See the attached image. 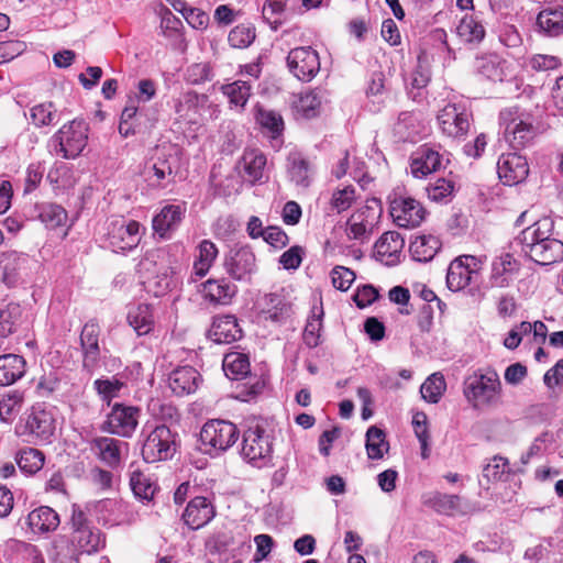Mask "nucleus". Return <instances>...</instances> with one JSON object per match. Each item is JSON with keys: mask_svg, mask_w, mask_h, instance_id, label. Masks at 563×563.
Listing matches in <instances>:
<instances>
[{"mask_svg": "<svg viewBox=\"0 0 563 563\" xmlns=\"http://www.w3.org/2000/svg\"><path fill=\"white\" fill-rule=\"evenodd\" d=\"M242 457L254 466L267 465L273 456V437L262 418H250L244 423Z\"/></svg>", "mask_w": 563, "mask_h": 563, "instance_id": "1", "label": "nucleus"}, {"mask_svg": "<svg viewBox=\"0 0 563 563\" xmlns=\"http://www.w3.org/2000/svg\"><path fill=\"white\" fill-rule=\"evenodd\" d=\"M499 124L504 130L506 142L515 151H520L531 144L537 134L532 114L519 107L501 110Z\"/></svg>", "mask_w": 563, "mask_h": 563, "instance_id": "2", "label": "nucleus"}, {"mask_svg": "<svg viewBox=\"0 0 563 563\" xmlns=\"http://www.w3.org/2000/svg\"><path fill=\"white\" fill-rule=\"evenodd\" d=\"M463 394L472 407L495 406L501 395V383L494 369H477L465 377Z\"/></svg>", "mask_w": 563, "mask_h": 563, "instance_id": "3", "label": "nucleus"}, {"mask_svg": "<svg viewBox=\"0 0 563 563\" xmlns=\"http://www.w3.org/2000/svg\"><path fill=\"white\" fill-rule=\"evenodd\" d=\"M144 437L141 454L146 463H156L173 459L177 451V433L164 424L146 423L142 430Z\"/></svg>", "mask_w": 563, "mask_h": 563, "instance_id": "4", "label": "nucleus"}, {"mask_svg": "<svg viewBox=\"0 0 563 563\" xmlns=\"http://www.w3.org/2000/svg\"><path fill=\"white\" fill-rule=\"evenodd\" d=\"M88 124L84 120L74 119L64 124L51 139L56 155L73 159L79 156L87 145Z\"/></svg>", "mask_w": 563, "mask_h": 563, "instance_id": "5", "label": "nucleus"}, {"mask_svg": "<svg viewBox=\"0 0 563 563\" xmlns=\"http://www.w3.org/2000/svg\"><path fill=\"white\" fill-rule=\"evenodd\" d=\"M472 112L467 101L453 98L449 100L437 115L440 130L449 137H464L471 126Z\"/></svg>", "mask_w": 563, "mask_h": 563, "instance_id": "6", "label": "nucleus"}, {"mask_svg": "<svg viewBox=\"0 0 563 563\" xmlns=\"http://www.w3.org/2000/svg\"><path fill=\"white\" fill-rule=\"evenodd\" d=\"M240 430L228 420L213 419L206 422L200 431V441L208 453L224 452L239 439Z\"/></svg>", "mask_w": 563, "mask_h": 563, "instance_id": "7", "label": "nucleus"}, {"mask_svg": "<svg viewBox=\"0 0 563 563\" xmlns=\"http://www.w3.org/2000/svg\"><path fill=\"white\" fill-rule=\"evenodd\" d=\"M484 261L474 255H460L448 268L446 285L452 291H460L472 284H477Z\"/></svg>", "mask_w": 563, "mask_h": 563, "instance_id": "8", "label": "nucleus"}, {"mask_svg": "<svg viewBox=\"0 0 563 563\" xmlns=\"http://www.w3.org/2000/svg\"><path fill=\"white\" fill-rule=\"evenodd\" d=\"M142 225L135 220L118 218L108 223L106 240L115 253H124L135 249L142 238Z\"/></svg>", "mask_w": 563, "mask_h": 563, "instance_id": "9", "label": "nucleus"}, {"mask_svg": "<svg viewBox=\"0 0 563 563\" xmlns=\"http://www.w3.org/2000/svg\"><path fill=\"white\" fill-rule=\"evenodd\" d=\"M141 417V409L136 406L115 402L111 406L102 430L122 438H131Z\"/></svg>", "mask_w": 563, "mask_h": 563, "instance_id": "10", "label": "nucleus"}, {"mask_svg": "<svg viewBox=\"0 0 563 563\" xmlns=\"http://www.w3.org/2000/svg\"><path fill=\"white\" fill-rule=\"evenodd\" d=\"M389 213L397 227L413 229L422 223L427 212L418 200L408 196L395 195L389 200Z\"/></svg>", "mask_w": 563, "mask_h": 563, "instance_id": "11", "label": "nucleus"}, {"mask_svg": "<svg viewBox=\"0 0 563 563\" xmlns=\"http://www.w3.org/2000/svg\"><path fill=\"white\" fill-rule=\"evenodd\" d=\"M289 71L301 81L312 80L320 70V58L310 46L292 48L287 56Z\"/></svg>", "mask_w": 563, "mask_h": 563, "instance_id": "12", "label": "nucleus"}, {"mask_svg": "<svg viewBox=\"0 0 563 563\" xmlns=\"http://www.w3.org/2000/svg\"><path fill=\"white\" fill-rule=\"evenodd\" d=\"M223 266L233 279L247 282L256 272L255 255L249 246L233 247L225 255Z\"/></svg>", "mask_w": 563, "mask_h": 563, "instance_id": "13", "label": "nucleus"}, {"mask_svg": "<svg viewBox=\"0 0 563 563\" xmlns=\"http://www.w3.org/2000/svg\"><path fill=\"white\" fill-rule=\"evenodd\" d=\"M257 317L261 321L284 323L291 314V305L283 295L265 294L255 303Z\"/></svg>", "mask_w": 563, "mask_h": 563, "instance_id": "14", "label": "nucleus"}, {"mask_svg": "<svg viewBox=\"0 0 563 563\" xmlns=\"http://www.w3.org/2000/svg\"><path fill=\"white\" fill-rule=\"evenodd\" d=\"M99 334V325L93 321L87 322L80 333L82 369L90 375L98 368L100 363Z\"/></svg>", "mask_w": 563, "mask_h": 563, "instance_id": "15", "label": "nucleus"}, {"mask_svg": "<svg viewBox=\"0 0 563 563\" xmlns=\"http://www.w3.org/2000/svg\"><path fill=\"white\" fill-rule=\"evenodd\" d=\"M497 174L505 185H517L523 181L529 174L528 162L517 152L504 153L497 162Z\"/></svg>", "mask_w": 563, "mask_h": 563, "instance_id": "16", "label": "nucleus"}, {"mask_svg": "<svg viewBox=\"0 0 563 563\" xmlns=\"http://www.w3.org/2000/svg\"><path fill=\"white\" fill-rule=\"evenodd\" d=\"M554 232L553 218L543 217L523 229L516 238V242L521 246V252L525 255H529L532 247L540 246L541 243L550 239Z\"/></svg>", "mask_w": 563, "mask_h": 563, "instance_id": "17", "label": "nucleus"}, {"mask_svg": "<svg viewBox=\"0 0 563 563\" xmlns=\"http://www.w3.org/2000/svg\"><path fill=\"white\" fill-rule=\"evenodd\" d=\"M90 449L102 463L117 470L123 453L129 450V443L110 437H98L91 441Z\"/></svg>", "mask_w": 563, "mask_h": 563, "instance_id": "18", "label": "nucleus"}, {"mask_svg": "<svg viewBox=\"0 0 563 563\" xmlns=\"http://www.w3.org/2000/svg\"><path fill=\"white\" fill-rule=\"evenodd\" d=\"M378 217L379 213L369 206L358 209L346 222L347 236L361 242L368 240L377 223Z\"/></svg>", "mask_w": 563, "mask_h": 563, "instance_id": "19", "label": "nucleus"}, {"mask_svg": "<svg viewBox=\"0 0 563 563\" xmlns=\"http://www.w3.org/2000/svg\"><path fill=\"white\" fill-rule=\"evenodd\" d=\"M186 213L185 205H166L154 216L152 228L154 234L162 240H167L177 230Z\"/></svg>", "mask_w": 563, "mask_h": 563, "instance_id": "20", "label": "nucleus"}, {"mask_svg": "<svg viewBox=\"0 0 563 563\" xmlns=\"http://www.w3.org/2000/svg\"><path fill=\"white\" fill-rule=\"evenodd\" d=\"M216 516V508L205 496L192 498L183 512V520L191 530H198L208 525Z\"/></svg>", "mask_w": 563, "mask_h": 563, "instance_id": "21", "label": "nucleus"}, {"mask_svg": "<svg viewBox=\"0 0 563 563\" xmlns=\"http://www.w3.org/2000/svg\"><path fill=\"white\" fill-rule=\"evenodd\" d=\"M313 162L300 152H290L287 156V175L297 187L308 188L314 177Z\"/></svg>", "mask_w": 563, "mask_h": 563, "instance_id": "22", "label": "nucleus"}, {"mask_svg": "<svg viewBox=\"0 0 563 563\" xmlns=\"http://www.w3.org/2000/svg\"><path fill=\"white\" fill-rule=\"evenodd\" d=\"M443 157L434 147L421 145L411 156L410 170L413 177L423 178L442 167Z\"/></svg>", "mask_w": 563, "mask_h": 563, "instance_id": "23", "label": "nucleus"}, {"mask_svg": "<svg viewBox=\"0 0 563 563\" xmlns=\"http://www.w3.org/2000/svg\"><path fill=\"white\" fill-rule=\"evenodd\" d=\"M266 156L258 148H246L241 157V175L252 185L263 183L265 178Z\"/></svg>", "mask_w": 563, "mask_h": 563, "instance_id": "24", "label": "nucleus"}, {"mask_svg": "<svg viewBox=\"0 0 563 563\" xmlns=\"http://www.w3.org/2000/svg\"><path fill=\"white\" fill-rule=\"evenodd\" d=\"M243 335L238 319L232 314L218 316L209 330L210 339L218 344H230Z\"/></svg>", "mask_w": 563, "mask_h": 563, "instance_id": "25", "label": "nucleus"}, {"mask_svg": "<svg viewBox=\"0 0 563 563\" xmlns=\"http://www.w3.org/2000/svg\"><path fill=\"white\" fill-rule=\"evenodd\" d=\"M25 429L38 441L49 442L56 429L53 413L45 409H34L27 417Z\"/></svg>", "mask_w": 563, "mask_h": 563, "instance_id": "26", "label": "nucleus"}, {"mask_svg": "<svg viewBox=\"0 0 563 563\" xmlns=\"http://www.w3.org/2000/svg\"><path fill=\"white\" fill-rule=\"evenodd\" d=\"M404 245L405 241L398 232L388 231L378 239L374 249L379 261L394 265L398 262Z\"/></svg>", "mask_w": 563, "mask_h": 563, "instance_id": "27", "label": "nucleus"}, {"mask_svg": "<svg viewBox=\"0 0 563 563\" xmlns=\"http://www.w3.org/2000/svg\"><path fill=\"white\" fill-rule=\"evenodd\" d=\"M200 382V374L191 366H183L173 371L168 383L172 391L184 396L196 391Z\"/></svg>", "mask_w": 563, "mask_h": 563, "instance_id": "28", "label": "nucleus"}, {"mask_svg": "<svg viewBox=\"0 0 563 563\" xmlns=\"http://www.w3.org/2000/svg\"><path fill=\"white\" fill-rule=\"evenodd\" d=\"M59 522L58 514L48 506H40L33 509L26 518V523L33 533L55 531Z\"/></svg>", "mask_w": 563, "mask_h": 563, "instance_id": "29", "label": "nucleus"}, {"mask_svg": "<svg viewBox=\"0 0 563 563\" xmlns=\"http://www.w3.org/2000/svg\"><path fill=\"white\" fill-rule=\"evenodd\" d=\"M537 29L542 35L558 37L563 34V7L543 9L537 16Z\"/></svg>", "mask_w": 563, "mask_h": 563, "instance_id": "30", "label": "nucleus"}, {"mask_svg": "<svg viewBox=\"0 0 563 563\" xmlns=\"http://www.w3.org/2000/svg\"><path fill=\"white\" fill-rule=\"evenodd\" d=\"M236 291V286L224 278L208 279L202 284L203 297L211 303L229 305Z\"/></svg>", "mask_w": 563, "mask_h": 563, "instance_id": "31", "label": "nucleus"}, {"mask_svg": "<svg viewBox=\"0 0 563 563\" xmlns=\"http://www.w3.org/2000/svg\"><path fill=\"white\" fill-rule=\"evenodd\" d=\"M533 262L540 265H550L563 258V242L556 236L555 232L540 246L531 249V253L527 255Z\"/></svg>", "mask_w": 563, "mask_h": 563, "instance_id": "32", "label": "nucleus"}, {"mask_svg": "<svg viewBox=\"0 0 563 563\" xmlns=\"http://www.w3.org/2000/svg\"><path fill=\"white\" fill-rule=\"evenodd\" d=\"M421 131L422 124L420 113L415 111L400 112L396 123L394 124L395 135L404 142H415Z\"/></svg>", "mask_w": 563, "mask_h": 563, "instance_id": "33", "label": "nucleus"}, {"mask_svg": "<svg viewBox=\"0 0 563 563\" xmlns=\"http://www.w3.org/2000/svg\"><path fill=\"white\" fill-rule=\"evenodd\" d=\"M25 374V360L16 354L0 356V386H9Z\"/></svg>", "mask_w": 563, "mask_h": 563, "instance_id": "34", "label": "nucleus"}, {"mask_svg": "<svg viewBox=\"0 0 563 563\" xmlns=\"http://www.w3.org/2000/svg\"><path fill=\"white\" fill-rule=\"evenodd\" d=\"M518 263L511 254L505 253L492 263L490 283L493 287L504 288L510 283L511 274L517 271Z\"/></svg>", "mask_w": 563, "mask_h": 563, "instance_id": "35", "label": "nucleus"}, {"mask_svg": "<svg viewBox=\"0 0 563 563\" xmlns=\"http://www.w3.org/2000/svg\"><path fill=\"white\" fill-rule=\"evenodd\" d=\"M173 167L166 158L157 157L147 163L144 168V177L150 186L154 188H166L170 183Z\"/></svg>", "mask_w": 563, "mask_h": 563, "instance_id": "36", "label": "nucleus"}, {"mask_svg": "<svg viewBox=\"0 0 563 563\" xmlns=\"http://www.w3.org/2000/svg\"><path fill=\"white\" fill-rule=\"evenodd\" d=\"M24 322V312L19 303L10 302L0 307V338H8L19 331Z\"/></svg>", "mask_w": 563, "mask_h": 563, "instance_id": "37", "label": "nucleus"}, {"mask_svg": "<svg viewBox=\"0 0 563 563\" xmlns=\"http://www.w3.org/2000/svg\"><path fill=\"white\" fill-rule=\"evenodd\" d=\"M441 249V242L439 238L434 235H419L410 243V254L417 262H429L431 261Z\"/></svg>", "mask_w": 563, "mask_h": 563, "instance_id": "38", "label": "nucleus"}, {"mask_svg": "<svg viewBox=\"0 0 563 563\" xmlns=\"http://www.w3.org/2000/svg\"><path fill=\"white\" fill-rule=\"evenodd\" d=\"M455 33L464 44H478L484 40L485 27L474 15L465 14L456 25Z\"/></svg>", "mask_w": 563, "mask_h": 563, "instance_id": "39", "label": "nucleus"}, {"mask_svg": "<svg viewBox=\"0 0 563 563\" xmlns=\"http://www.w3.org/2000/svg\"><path fill=\"white\" fill-rule=\"evenodd\" d=\"M168 252L165 247L148 250L139 263V271L146 275L170 271Z\"/></svg>", "mask_w": 563, "mask_h": 563, "instance_id": "40", "label": "nucleus"}, {"mask_svg": "<svg viewBox=\"0 0 563 563\" xmlns=\"http://www.w3.org/2000/svg\"><path fill=\"white\" fill-rule=\"evenodd\" d=\"M128 322L137 335H145L150 333L154 327L152 307L146 303H141L131 308L128 312Z\"/></svg>", "mask_w": 563, "mask_h": 563, "instance_id": "41", "label": "nucleus"}, {"mask_svg": "<svg viewBox=\"0 0 563 563\" xmlns=\"http://www.w3.org/2000/svg\"><path fill=\"white\" fill-rule=\"evenodd\" d=\"M197 252L192 269L197 276L203 277L216 261L218 249L210 240H202L197 247Z\"/></svg>", "mask_w": 563, "mask_h": 563, "instance_id": "42", "label": "nucleus"}, {"mask_svg": "<svg viewBox=\"0 0 563 563\" xmlns=\"http://www.w3.org/2000/svg\"><path fill=\"white\" fill-rule=\"evenodd\" d=\"M71 541L80 553L86 554L97 552L103 545L100 531L91 527L73 532Z\"/></svg>", "mask_w": 563, "mask_h": 563, "instance_id": "43", "label": "nucleus"}, {"mask_svg": "<svg viewBox=\"0 0 563 563\" xmlns=\"http://www.w3.org/2000/svg\"><path fill=\"white\" fill-rule=\"evenodd\" d=\"M37 218L48 229H55L65 224L67 220L66 210L56 203L44 202L36 206Z\"/></svg>", "mask_w": 563, "mask_h": 563, "instance_id": "44", "label": "nucleus"}, {"mask_svg": "<svg viewBox=\"0 0 563 563\" xmlns=\"http://www.w3.org/2000/svg\"><path fill=\"white\" fill-rule=\"evenodd\" d=\"M15 462L22 472L32 475L43 467L45 456L37 449L24 448L16 453Z\"/></svg>", "mask_w": 563, "mask_h": 563, "instance_id": "45", "label": "nucleus"}, {"mask_svg": "<svg viewBox=\"0 0 563 563\" xmlns=\"http://www.w3.org/2000/svg\"><path fill=\"white\" fill-rule=\"evenodd\" d=\"M232 107L243 109L252 95V86L245 80H235L221 88Z\"/></svg>", "mask_w": 563, "mask_h": 563, "instance_id": "46", "label": "nucleus"}, {"mask_svg": "<svg viewBox=\"0 0 563 563\" xmlns=\"http://www.w3.org/2000/svg\"><path fill=\"white\" fill-rule=\"evenodd\" d=\"M365 446L367 456L371 460L383 459L389 450L384 431L375 426L367 429Z\"/></svg>", "mask_w": 563, "mask_h": 563, "instance_id": "47", "label": "nucleus"}, {"mask_svg": "<svg viewBox=\"0 0 563 563\" xmlns=\"http://www.w3.org/2000/svg\"><path fill=\"white\" fill-rule=\"evenodd\" d=\"M223 371L231 379H241L250 372V361L245 354L232 352L223 358Z\"/></svg>", "mask_w": 563, "mask_h": 563, "instance_id": "48", "label": "nucleus"}, {"mask_svg": "<svg viewBox=\"0 0 563 563\" xmlns=\"http://www.w3.org/2000/svg\"><path fill=\"white\" fill-rule=\"evenodd\" d=\"M23 394L19 390H11L0 399V419L10 423L22 409Z\"/></svg>", "mask_w": 563, "mask_h": 563, "instance_id": "49", "label": "nucleus"}, {"mask_svg": "<svg viewBox=\"0 0 563 563\" xmlns=\"http://www.w3.org/2000/svg\"><path fill=\"white\" fill-rule=\"evenodd\" d=\"M130 486L133 494L144 500H150L154 493L155 486L150 478L143 474L139 468H134V465H130Z\"/></svg>", "mask_w": 563, "mask_h": 563, "instance_id": "50", "label": "nucleus"}, {"mask_svg": "<svg viewBox=\"0 0 563 563\" xmlns=\"http://www.w3.org/2000/svg\"><path fill=\"white\" fill-rule=\"evenodd\" d=\"M446 389V383L442 374H431L420 387L421 396L430 404H437Z\"/></svg>", "mask_w": 563, "mask_h": 563, "instance_id": "51", "label": "nucleus"}, {"mask_svg": "<svg viewBox=\"0 0 563 563\" xmlns=\"http://www.w3.org/2000/svg\"><path fill=\"white\" fill-rule=\"evenodd\" d=\"M430 81V71L427 67L418 63L417 67L411 71L408 78H406V86L409 96L417 100L422 97V90L428 86Z\"/></svg>", "mask_w": 563, "mask_h": 563, "instance_id": "52", "label": "nucleus"}, {"mask_svg": "<svg viewBox=\"0 0 563 563\" xmlns=\"http://www.w3.org/2000/svg\"><path fill=\"white\" fill-rule=\"evenodd\" d=\"M509 473V462L506 457L500 455H495L483 467V477H485L488 482L504 481Z\"/></svg>", "mask_w": 563, "mask_h": 563, "instance_id": "53", "label": "nucleus"}, {"mask_svg": "<svg viewBox=\"0 0 563 563\" xmlns=\"http://www.w3.org/2000/svg\"><path fill=\"white\" fill-rule=\"evenodd\" d=\"M256 32L252 24H239L230 31L228 41L234 48H246L254 42Z\"/></svg>", "mask_w": 563, "mask_h": 563, "instance_id": "54", "label": "nucleus"}, {"mask_svg": "<svg viewBox=\"0 0 563 563\" xmlns=\"http://www.w3.org/2000/svg\"><path fill=\"white\" fill-rule=\"evenodd\" d=\"M56 117L57 111L53 102L40 103L30 109V121L36 128H43L52 124Z\"/></svg>", "mask_w": 563, "mask_h": 563, "instance_id": "55", "label": "nucleus"}, {"mask_svg": "<svg viewBox=\"0 0 563 563\" xmlns=\"http://www.w3.org/2000/svg\"><path fill=\"white\" fill-rule=\"evenodd\" d=\"M434 509L443 515L453 516L463 514L462 499L457 495L437 494L433 498Z\"/></svg>", "mask_w": 563, "mask_h": 563, "instance_id": "56", "label": "nucleus"}, {"mask_svg": "<svg viewBox=\"0 0 563 563\" xmlns=\"http://www.w3.org/2000/svg\"><path fill=\"white\" fill-rule=\"evenodd\" d=\"M320 104L321 99L319 93L317 91L309 90L298 97L295 102V108L297 112L309 119L317 115Z\"/></svg>", "mask_w": 563, "mask_h": 563, "instance_id": "57", "label": "nucleus"}, {"mask_svg": "<svg viewBox=\"0 0 563 563\" xmlns=\"http://www.w3.org/2000/svg\"><path fill=\"white\" fill-rule=\"evenodd\" d=\"M291 0H266L263 7V19L268 22L273 30L280 25V15L285 12Z\"/></svg>", "mask_w": 563, "mask_h": 563, "instance_id": "58", "label": "nucleus"}, {"mask_svg": "<svg viewBox=\"0 0 563 563\" xmlns=\"http://www.w3.org/2000/svg\"><path fill=\"white\" fill-rule=\"evenodd\" d=\"M356 199L355 187L352 185L338 188L333 191L330 205L333 210L341 213L347 210Z\"/></svg>", "mask_w": 563, "mask_h": 563, "instance_id": "59", "label": "nucleus"}, {"mask_svg": "<svg viewBox=\"0 0 563 563\" xmlns=\"http://www.w3.org/2000/svg\"><path fill=\"white\" fill-rule=\"evenodd\" d=\"M552 442V435L549 432H543L534 439L529 446L528 451L521 455V463L528 464L534 457H541L548 450Z\"/></svg>", "mask_w": 563, "mask_h": 563, "instance_id": "60", "label": "nucleus"}, {"mask_svg": "<svg viewBox=\"0 0 563 563\" xmlns=\"http://www.w3.org/2000/svg\"><path fill=\"white\" fill-rule=\"evenodd\" d=\"M257 120L264 129L272 133L273 137L278 136L284 130L282 115L273 110H260Z\"/></svg>", "mask_w": 563, "mask_h": 563, "instance_id": "61", "label": "nucleus"}, {"mask_svg": "<svg viewBox=\"0 0 563 563\" xmlns=\"http://www.w3.org/2000/svg\"><path fill=\"white\" fill-rule=\"evenodd\" d=\"M212 77V69L208 63L192 64L186 69L185 74L186 80L192 85H200L205 81H209Z\"/></svg>", "mask_w": 563, "mask_h": 563, "instance_id": "62", "label": "nucleus"}, {"mask_svg": "<svg viewBox=\"0 0 563 563\" xmlns=\"http://www.w3.org/2000/svg\"><path fill=\"white\" fill-rule=\"evenodd\" d=\"M93 386L102 399L108 400V404H110V400L118 396L119 391L123 387V383L115 378H106L96 379Z\"/></svg>", "mask_w": 563, "mask_h": 563, "instance_id": "63", "label": "nucleus"}, {"mask_svg": "<svg viewBox=\"0 0 563 563\" xmlns=\"http://www.w3.org/2000/svg\"><path fill=\"white\" fill-rule=\"evenodd\" d=\"M355 279V274L347 267L335 266L331 271V280L334 288L346 291Z\"/></svg>", "mask_w": 563, "mask_h": 563, "instance_id": "64", "label": "nucleus"}]
</instances>
